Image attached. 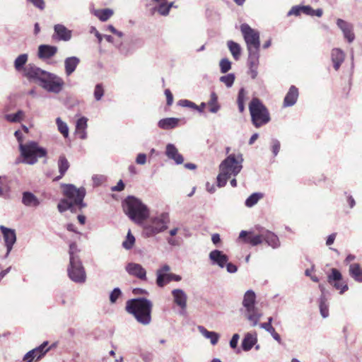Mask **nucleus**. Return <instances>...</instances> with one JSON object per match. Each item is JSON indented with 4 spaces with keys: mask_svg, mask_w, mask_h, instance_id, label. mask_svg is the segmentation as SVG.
Instances as JSON below:
<instances>
[{
    "mask_svg": "<svg viewBox=\"0 0 362 362\" xmlns=\"http://www.w3.org/2000/svg\"><path fill=\"white\" fill-rule=\"evenodd\" d=\"M243 158L241 154L237 156L235 154L229 155L219 165V174L217 176V185L219 187H224L228 180L231 177H235L243 168Z\"/></svg>",
    "mask_w": 362,
    "mask_h": 362,
    "instance_id": "f257e3e1",
    "label": "nucleus"
},
{
    "mask_svg": "<svg viewBox=\"0 0 362 362\" xmlns=\"http://www.w3.org/2000/svg\"><path fill=\"white\" fill-rule=\"evenodd\" d=\"M64 194L65 199H62L58 204L57 208L60 212H64L67 209H71L74 206H76L79 209L86 206L83 202L86 195L84 187L77 188L71 184L64 185Z\"/></svg>",
    "mask_w": 362,
    "mask_h": 362,
    "instance_id": "f03ea898",
    "label": "nucleus"
},
{
    "mask_svg": "<svg viewBox=\"0 0 362 362\" xmlns=\"http://www.w3.org/2000/svg\"><path fill=\"white\" fill-rule=\"evenodd\" d=\"M153 304L145 298L129 300L126 303V310L134 315L136 320L144 325L150 324L151 321V310Z\"/></svg>",
    "mask_w": 362,
    "mask_h": 362,
    "instance_id": "7ed1b4c3",
    "label": "nucleus"
},
{
    "mask_svg": "<svg viewBox=\"0 0 362 362\" xmlns=\"http://www.w3.org/2000/svg\"><path fill=\"white\" fill-rule=\"evenodd\" d=\"M124 213L136 223H141L149 216L148 207L138 198L129 196L123 202Z\"/></svg>",
    "mask_w": 362,
    "mask_h": 362,
    "instance_id": "20e7f679",
    "label": "nucleus"
},
{
    "mask_svg": "<svg viewBox=\"0 0 362 362\" xmlns=\"http://www.w3.org/2000/svg\"><path fill=\"white\" fill-rule=\"evenodd\" d=\"M19 151L23 158V163L28 165L35 164L39 158L46 157V148L39 146L36 141H28L19 144Z\"/></svg>",
    "mask_w": 362,
    "mask_h": 362,
    "instance_id": "39448f33",
    "label": "nucleus"
},
{
    "mask_svg": "<svg viewBox=\"0 0 362 362\" xmlns=\"http://www.w3.org/2000/svg\"><path fill=\"white\" fill-rule=\"evenodd\" d=\"M255 292L252 290L247 291L243 297V305L245 308V316L252 327L257 326L263 315L262 313L255 306Z\"/></svg>",
    "mask_w": 362,
    "mask_h": 362,
    "instance_id": "423d86ee",
    "label": "nucleus"
},
{
    "mask_svg": "<svg viewBox=\"0 0 362 362\" xmlns=\"http://www.w3.org/2000/svg\"><path fill=\"white\" fill-rule=\"evenodd\" d=\"M249 110L253 125L258 128L270 121L267 108L257 98H253L249 104Z\"/></svg>",
    "mask_w": 362,
    "mask_h": 362,
    "instance_id": "0eeeda50",
    "label": "nucleus"
},
{
    "mask_svg": "<svg viewBox=\"0 0 362 362\" xmlns=\"http://www.w3.org/2000/svg\"><path fill=\"white\" fill-rule=\"evenodd\" d=\"M169 222L170 218L168 213H162L152 218L150 223L144 227L146 235L148 237L153 236L165 230L168 228Z\"/></svg>",
    "mask_w": 362,
    "mask_h": 362,
    "instance_id": "6e6552de",
    "label": "nucleus"
},
{
    "mask_svg": "<svg viewBox=\"0 0 362 362\" xmlns=\"http://www.w3.org/2000/svg\"><path fill=\"white\" fill-rule=\"evenodd\" d=\"M240 31L246 44L247 50H259V33L247 23H243L240 25Z\"/></svg>",
    "mask_w": 362,
    "mask_h": 362,
    "instance_id": "1a4fd4ad",
    "label": "nucleus"
},
{
    "mask_svg": "<svg viewBox=\"0 0 362 362\" xmlns=\"http://www.w3.org/2000/svg\"><path fill=\"white\" fill-rule=\"evenodd\" d=\"M39 84L47 92L57 94L63 89L64 82L59 76L47 71Z\"/></svg>",
    "mask_w": 362,
    "mask_h": 362,
    "instance_id": "9d476101",
    "label": "nucleus"
},
{
    "mask_svg": "<svg viewBox=\"0 0 362 362\" xmlns=\"http://www.w3.org/2000/svg\"><path fill=\"white\" fill-rule=\"evenodd\" d=\"M67 272L72 281L78 284H83L86 281V274L80 259L70 258Z\"/></svg>",
    "mask_w": 362,
    "mask_h": 362,
    "instance_id": "9b49d317",
    "label": "nucleus"
},
{
    "mask_svg": "<svg viewBox=\"0 0 362 362\" xmlns=\"http://www.w3.org/2000/svg\"><path fill=\"white\" fill-rule=\"evenodd\" d=\"M337 25L343 33L344 39L349 43L355 40L353 24L341 18L337 20Z\"/></svg>",
    "mask_w": 362,
    "mask_h": 362,
    "instance_id": "f8f14e48",
    "label": "nucleus"
},
{
    "mask_svg": "<svg viewBox=\"0 0 362 362\" xmlns=\"http://www.w3.org/2000/svg\"><path fill=\"white\" fill-rule=\"evenodd\" d=\"M125 269L127 272L133 276L141 281H146V269L138 263L129 262L127 264Z\"/></svg>",
    "mask_w": 362,
    "mask_h": 362,
    "instance_id": "ddd939ff",
    "label": "nucleus"
},
{
    "mask_svg": "<svg viewBox=\"0 0 362 362\" xmlns=\"http://www.w3.org/2000/svg\"><path fill=\"white\" fill-rule=\"evenodd\" d=\"M72 31L62 24H56L54 26L52 38L59 41L67 42L71 39Z\"/></svg>",
    "mask_w": 362,
    "mask_h": 362,
    "instance_id": "4468645a",
    "label": "nucleus"
},
{
    "mask_svg": "<svg viewBox=\"0 0 362 362\" xmlns=\"http://www.w3.org/2000/svg\"><path fill=\"white\" fill-rule=\"evenodd\" d=\"M0 230L3 234L5 241V245L7 250V255H9L13 248V245L16 241V235L15 230L8 228L4 226H0Z\"/></svg>",
    "mask_w": 362,
    "mask_h": 362,
    "instance_id": "2eb2a0df",
    "label": "nucleus"
},
{
    "mask_svg": "<svg viewBox=\"0 0 362 362\" xmlns=\"http://www.w3.org/2000/svg\"><path fill=\"white\" fill-rule=\"evenodd\" d=\"M209 258L213 265H217L220 268H224L228 257L223 251L214 250L209 252Z\"/></svg>",
    "mask_w": 362,
    "mask_h": 362,
    "instance_id": "dca6fc26",
    "label": "nucleus"
},
{
    "mask_svg": "<svg viewBox=\"0 0 362 362\" xmlns=\"http://www.w3.org/2000/svg\"><path fill=\"white\" fill-rule=\"evenodd\" d=\"M46 72V71H44L32 64H28L23 69V74L25 76L30 79H36L39 81V83Z\"/></svg>",
    "mask_w": 362,
    "mask_h": 362,
    "instance_id": "f3484780",
    "label": "nucleus"
},
{
    "mask_svg": "<svg viewBox=\"0 0 362 362\" xmlns=\"http://www.w3.org/2000/svg\"><path fill=\"white\" fill-rule=\"evenodd\" d=\"M172 296L174 303L181 309L180 314H183L187 308V294L182 289L176 288L172 291Z\"/></svg>",
    "mask_w": 362,
    "mask_h": 362,
    "instance_id": "a211bd4d",
    "label": "nucleus"
},
{
    "mask_svg": "<svg viewBox=\"0 0 362 362\" xmlns=\"http://www.w3.org/2000/svg\"><path fill=\"white\" fill-rule=\"evenodd\" d=\"M47 345V342L45 341L40 346L32 349L28 351L23 357V359H29L33 362L35 359L36 361L40 360L48 351V349L45 350V346Z\"/></svg>",
    "mask_w": 362,
    "mask_h": 362,
    "instance_id": "6ab92c4d",
    "label": "nucleus"
},
{
    "mask_svg": "<svg viewBox=\"0 0 362 362\" xmlns=\"http://www.w3.org/2000/svg\"><path fill=\"white\" fill-rule=\"evenodd\" d=\"M166 156L171 160H173L176 164H182L184 161L182 156L179 153L177 148L173 144H168L165 149Z\"/></svg>",
    "mask_w": 362,
    "mask_h": 362,
    "instance_id": "aec40b11",
    "label": "nucleus"
},
{
    "mask_svg": "<svg viewBox=\"0 0 362 362\" xmlns=\"http://www.w3.org/2000/svg\"><path fill=\"white\" fill-rule=\"evenodd\" d=\"M56 46L41 45L38 47V57L42 59H47L52 57L57 52Z\"/></svg>",
    "mask_w": 362,
    "mask_h": 362,
    "instance_id": "412c9836",
    "label": "nucleus"
},
{
    "mask_svg": "<svg viewBox=\"0 0 362 362\" xmlns=\"http://www.w3.org/2000/svg\"><path fill=\"white\" fill-rule=\"evenodd\" d=\"M298 98V90L294 86H291L286 93L284 100V107H291L296 104Z\"/></svg>",
    "mask_w": 362,
    "mask_h": 362,
    "instance_id": "4be33fe9",
    "label": "nucleus"
},
{
    "mask_svg": "<svg viewBox=\"0 0 362 362\" xmlns=\"http://www.w3.org/2000/svg\"><path fill=\"white\" fill-rule=\"evenodd\" d=\"M22 203L27 207H37L40 205L39 199L30 192H24L22 194Z\"/></svg>",
    "mask_w": 362,
    "mask_h": 362,
    "instance_id": "5701e85b",
    "label": "nucleus"
},
{
    "mask_svg": "<svg viewBox=\"0 0 362 362\" xmlns=\"http://www.w3.org/2000/svg\"><path fill=\"white\" fill-rule=\"evenodd\" d=\"M331 59L334 64V68L337 71L345 59L344 51L339 48H334L331 52Z\"/></svg>",
    "mask_w": 362,
    "mask_h": 362,
    "instance_id": "b1692460",
    "label": "nucleus"
},
{
    "mask_svg": "<svg viewBox=\"0 0 362 362\" xmlns=\"http://www.w3.org/2000/svg\"><path fill=\"white\" fill-rule=\"evenodd\" d=\"M80 63V59L77 57H69L64 60V69L66 76L71 75Z\"/></svg>",
    "mask_w": 362,
    "mask_h": 362,
    "instance_id": "393cba45",
    "label": "nucleus"
},
{
    "mask_svg": "<svg viewBox=\"0 0 362 362\" xmlns=\"http://www.w3.org/2000/svg\"><path fill=\"white\" fill-rule=\"evenodd\" d=\"M264 240L273 248H277L280 246V242L276 235L269 230H262Z\"/></svg>",
    "mask_w": 362,
    "mask_h": 362,
    "instance_id": "a878e982",
    "label": "nucleus"
},
{
    "mask_svg": "<svg viewBox=\"0 0 362 362\" xmlns=\"http://www.w3.org/2000/svg\"><path fill=\"white\" fill-rule=\"evenodd\" d=\"M257 338L256 334L247 333L242 341L241 346L245 351H250L257 343Z\"/></svg>",
    "mask_w": 362,
    "mask_h": 362,
    "instance_id": "bb28decb",
    "label": "nucleus"
},
{
    "mask_svg": "<svg viewBox=\"0 0 362 362\" xmlns=\"http://www.w3.org/2000/svg\"><path fill=\"white\" fill-rule=\"evenodd\" d=\"M180 122V119L175 117H168L160 119L158 126L162 129H171L175 128Z\"/></svg>",
    "mask_w": 362,
    "mask_h": 362,
    "instance_id": "cd10ccee",
    "label": "nucleus"
},
{
    "mask_svg": "<svg viewBox=\"0 0 362 362\" xmlns=\"http://www.w3.org/2000/svg\"><path fill=\"white\" fill-rule=\"evenodd\" d=\"M198 330L205 338L210 339L212 345H216L218 343L220 335L217 332L208 331L203 326H198Z\"/></svg>",
    "mask_w": 362,
    "mask_h": 362,
    "instance_id": "c85d7f7f",
    "label": "nucleus"
},
{
    "mask_svg": "<svg viewBox=\"0 0 362 362\" xmlns=\"http://www.w3.org/2000/svg\"><path fill=\"white\" fill-rule=\"evenodd\" d=\"M227 46L233 59L236 61L238 60L240 58L242 52L240 45L233 40H228Z\"/></svg>",
    "mask_w": 362,
    "mask_h": 362,
    "instance_id": "c756f323",
    "label": "nucleus"
},
{
    "mask_svg": "<svg viewBox=\"0 0 362 362\" xmlns=\"http://www.w3.org/2000/svg\"><path fill=\"white\" fill-rule=\"evenodd\" d=\"M349 274L356 281L362 282V268L358 264L354 263L350 264Z\"/></svg>",
    "mask_w": 362,
    "mask_h": 362,
    "instance_id": "7c9ffc66",
    "label": "nucleus"
},
{
    "mask_svg": "<svg viewBox=\"0 0 362 362\" xmlns=\"http://www.w3.org/2000/svg\"><path fill=\"white\" fill-rule=\"evenodd\" d=\"M264 197V194L262 192H254L246 199L245 205L247 208H252L255 206L259 202V201L262 199Z\"/></svg>",
    "mask_w": 362,
    "mask_h": 362,
    "instance_id": "2f4dec72",
    "label": "nucleus"
},
{
    "mask_svg": "<svg viewBox=\"0 0 362 362\" xmlns=\"http://www.w3.org/2000/svg\"><path fill=\"white\" fill-rule=\"evenodd\" d=\"M69 168V163L64 156H60L58 160V168L60 175L55 178L56 180L61 179Z\"/></svg>",
    "mask_w": 362,
    "mask_h": 362,
    "instance_id": "473e14b6",
    "label": "nucleus"
},
{
    "mask_svg": "<svg viewBox=\"0 0 362 362\" xmlns=\"http://www.w3.org/2000/svg\"><path fill=\"white\" fill-rule=\"evenodd\" d=\"M247 65L249 67H258L259 59V50L247 51Z\"/></svg>",
    "mask_w": 362,
    "mask_h": 362,
    "instance_id": "72a5a7b5",
    "label": "nucleus"
},
{
    "mask_svg": "<svg viewBox=\"0 0 362 362\" xmlns=\"http://www.w3.org/2000/svg\"><path fill=\"white\" fill-rule=\"evenodd\" d=\"M152 2H158V5L155 8L161 15L166 16L169 14L170 6H168L167 0H151Z\"/></svg>",
    "mask_w": 362,
    "mask_h": 362,
    "instance_id": "f704fd0d",
    "label": "nucleus"
},
{
    "mask_svg": "<svg viewBox=\"0 0 362 362\" xmlns=\"http://www.w3.org/2000/svg\"><path fill=\"white\" fill-rule=\"evenodd\" d=\"M209 111L211 113H216L220 110V105L218 103V97L214 92L211 93L210 100L208 102Z\"/></svg>",
    "mask_w": 362,
    "mask_h": 362,
    "instance_id": "c9c22d12",
    "label": "nucleus"
},
{
    "mask_svg": "<svg viewBox=\"0 0 362 362\" xmlns=\"http://www.w3.org/2000/svg\"><path fill=\"white\" fill-rule=\"evenodd\" d=\"M94 14L101 21H106L113 15V11L110 8H105L102 10H96L94 12Z\"/></svg>",
    "mask_w": 362,
    "mask_h": 362,
    "instance_id": "e433bc0d",
    "label": "nucleus"
},
{
    "mask_svg": "<svg viewBox=\"0 0 362 362\" xmlns=\"http://www.w3.org/2000/svg\"><path fill=\"white\" fill-rule=\"evenodd\" d=\"M56 124L58 131L63 135L64 138H67L69 136V127L67 124L62 121L60 117H57L56 119Z\"/></svg>",
    "mask_w": 362,
    "mask_h": 362,
    "instance_id": "4c0bfd02",
    "label": "nucleus"
},
{
    "mask_svg": "<svg viewBox=\"0 0 362 362\" xmlns=\"http://www.w3.org/2000/svg\"><path fill=\"white\" fill-rule=\"evenodd\" d=\"M28 61V54H20L14 61V67L17 71H21Z\"/></svg>",
    "mask_w": 362,
    "mask_h": 362,
    "instance_id": "58836bf2",
    "label": "nucleus"
},
{
    "mask_svg": "<svg viewBox=\"0 0 362 362\" xmlns=\"http://www.w3.org/2000/svg\"><path fill=\"white\" fill-rule=\"evenodd\" d=\"M25 114L22 110H18L15 114H8L5 116V118L7 121L10 122H21L24 117Z\"/></svg>",
    "mask_w": 362,
    "mask_h": 362,
    "instance_id": "ea45409f",
    "label": "nucleus"
},
{
    "mask_svg": "<svg viewBox=\"0 0 362 362\" xmlns=\"http://www.w3.org/2000/svg\"><path fill=\"white\" fill-rule=\"evenodd\" d=\"M135 243V238L132 234L131 230H129L127 233L125 240L122 243V247L126 250H130L133 247Z\"/></svg>",
    "mask_w": 362,
    "mask_h": 362,
    "instance_id": "a19ab883",
    "label": "nucleus"
},
{
    "mask_svg": "<svg viewBox=\"0 0 362 362\" xmlns=\"http://www.w3.org/2000/svg\"><path fill=\"white\" fill-rule=\"evenodd\" d=\"M320 310L322 317L326 318L329 315V309L325 296H321L320 299Z\"/></svg>",
    "mask_w": 362,
    "mask_h": 362,
    "instance_id": "79ce46f5",
    "label": "nucleus"
},
{
    "mask_svg": "<svg viewBox=\"0 0 362 362\" xmlns=\"http://www.w3.org/2000/svg\"><path fill=\"white\" fill-rule=\"evenodd\" d=\"M331 274L327 276V281L330 284H332L335 281H339L341 280V274L337 269H332Z\"/></svg>",
    "mask_w": 362,
    "mask_h": 362,
    "instance_id": "37998d69",
    "label": "nucleus"
},
{
    "mask_svg": "<svg viewBox=\"0 0 362 362\" xmlns=\"http://www.w3.org/2000/svg\"><path fill=\"white\" fill-rule=\"evenodd\" d=\"M264 241V236L262 235V231L259 235L250 236L245 240V242L250 243L253 246L258 245Z\"/></svg>",
    "mask_w": 362,
    "mask_h": 362,
    "instance_id": "c03bdc74",
    "label": "nucleus"
},
{
    "mask_svg": "<svg viewBox=\"0 0 362 362\" xmlns=\"http://www.w3.org/2000/svg\"><path fill=\"white\" fill-rule=\"evenodd\" d=\"M235 75L234 74H228L225 76H222L220 77V81L223 83L228 88H230L233 86L235 81Z\"/></svg>",
    "mask_w": 362,
    "mask_h": 362,
    "instance_id": "a18cd8bd",
    "label": "nucleus"
},
{
    "mask_svg": "<svg viewBox=\"0 0 362 362\" xmlns=\"http://www.w3.org/2000/svg\"><path fill=\"white\" fill-rule=\"evenodd\" d=\"M221 72L227 73L231 69V62L227 58L222 59L219 62Z\"/></svg>",
    "mask_w": 362,
    "mask_h": 362,
    "instance_id": "49530a36",
    "label": "nucleus"
},
{
    "mask_svg": "<svg viewBox=\"0 0 362 362\" xmlns=\"http://www.w3.org/2000/svg\"><path fill=\"white\" fill-rule=\"evenodd\" d=\"M179 231V228H173L169 230V234L171 236L170 238H167V242L170 245L176 246L178 245V242L173 238V236H175Z\"/></svg>",
    "mask_w": 362,
    "mask_h": 362,
    "instance_id": "de8ad7c7",
    "label": "nucleus"
},
{
    "mask_svg": "<svg viewBox=\"0 0 362 362\" xmlns=\"http://www.w3.org/2000/svg\"><path fill=\"white\" fill-rule=\"evenodd\" d=\"M170 281L171 273L163 274L162 281L160 282V281H158V275H156V284L160 288L164 287L167 284H168Z\"/></svg>",
    "mask_w": 362,
    "mask_h": 362,
    "instance_id": "09e8293b",
    "label": "nucleus"
},
{
    "mask_svg": "<svg viewBox=\"0 0 362 362\" xmlns=\"http://www.w3.org/2000/svg\"><path fill=\"white\" fill-rule=\"evenodd\" d=\"M170 267L168 264H164L156 270V275H158V281H162L163 274H170Z\"/></svg>",
    "mask_w": 362,
    "mask_h": 362,
    "instance_id": "8fccbe9b",
    "label": "nucleus"
},
{
    "mask_svg": "<svg viewBox=\"0 0 362 362\" xmlns=\"http://www.w3.org/2000/svg\"><path fill=\"white\" fill-rule=\"evenodd\" d=\"M104 95V89L102 84L98 83L95 86L94 90V98L97 101L101 100Z\"/></svg>",
    "mask_w": 362,
    "mask_h": 362,
    "instance_id": "3c124183",
    "label": "nucleus"
},
{
    "mask_svg": "<svg viewBox=\"0 0 362 362\" xmlns=\"http://www.w3.org/2000/svg\"><path fill=\"white\" fill-rule=\"evenodd\" d=\"M281 148L280 141L276 139H272L271 141V149L274 156H276Z\"/></svg>",
    "mask_w": 362,
    "mask_h": 362,
    "instance_id": "603ef678",
    "label": "nucleus"
},
{
    "mask_svg": "<svg viewBox=\"0 0 362 362\" xmlns=\"http://www.w3.org/2000/svg\"><path fill=\"white\" fill-rule=\"evenodd\" d=\"M4 177L0 176V197L6 198L10 192V187L8 185L4 186L3 179Z\"/></svg>",
    "mask_w": 362,
    "mask_h": 362,
    "instance_id": "864d4df0",
    "label": "nucleus"
},
{
    "mask_svg": "<svg viewBox=\"0 0 362 362\" xmlns=\"http://www.w3.org/2000/svg\"><path fill=\"white\" fill-rule=\"evenodd\" d=\"M336 289L339 290L340 294L344 293L348 290V286L346 283L342 282L341 280L339 281H335L332 284Z\"/></svg>",
    "mask_w": 362,
    "mask_h": 362,
    "instance_id": "5fc2aeb1",
    "label": "nucleus"
},
{
    "mask_svg": "<svg viewBox=\"0 0 362 362\" xmlns=\"http://www.w3.org/2000/svg\"><path fill=\"white\" fill-rule=\"evenodd\" d=\"M88 119L85 117H81L76 121V130L86 129Z\"/></svg>",
    "mask_w": 362,
    "mask_h": 362,
    "instance_id": "6e6d98bb",
    "label": "nucleus"
},
{
    "mask_svg": "<svg viewBox=\"0 0 362 362\" xmlns=\"http://www.w3.org/2000/svg\"><path fill=\"white\" fill-rule=\"evenodd\" d=\"M78 248L77 245L75 243H72L69 245V259L74 258V259H79L78 256L77 255L78 253Z\"/></svg>",
    "mask_w": 362,
    "mask_h": 362,
    "instance_id": "4d7b16f0",
    "label": "nucleus"
},
{
    "mask_svg": "<svg viewBox=\"0 0 362 362\" xmlns=\"http://www.w3.org/2000/svg\"><path fill=\"white\" fill-rule=\"evenodd\" d=\"M122 292L119 288H115L113 289V291L110 293V300L112 303H116L117 300L121 296Z\"/></svg>",
    "mask_w": 362,
    "mask_h": 362,
    "instance_id": "13d9d810",
    "label": "nucleus"
},
{
    "mask_svg": "<svg viewBox=\"0 0 362 362\" xmlns=\"http://www.w3.org/2000/svg\"><path fill=\"white\" fill-rule=\"evenodd\" d=\"M178 105L182 107H187L192 109L197 108V105L194 103L188 100H180L178 102Z\"/></svg>",
    "mask_w": 362,
    "mask_h": 362,
    "instance_id": "bf43d9fd",
    "label": "nucleus"
},
{
    "mask_svg": "<svg viewBox=\"0 0 362 362\" xmlns=\"http://www.w3.org/2000/svg\"><path fill=\"white\" fill-rule=\"evenodd\" d=\"M302 12L301 6H293L291 10L288 13V16H299L300 13Z\"/></svg>",
    "mask_w": 362,
    "mask_h": 362,
    "instance_id": "052dcab7",
    "label": "nucleus"
},
{
    "mask_svg": "<svg viewBox=\"0 0 362 362\" xmlns=\"http://www.w3.org/2000/svg\"><path fill=\"white\" fill-rule=\"evenodd\" d=\"M240 336L238 334H234L230 341V346L232 349H235L238 346Z\"/></svg>",
    "mask_w": 362,
    "mask_h": 362,
    "instance_id": "680f3d73",
    "label": "nucleus"
},
{
    "mask_svg": "<svg viewBox=\"0 0 362 362\" xmlns=\"http://www.w3.org/2000/svg\"><path fill=\"white\" fill-rule=\"evenodd\" d=\"M225 267H226V270L230 274H234L238 271V267L233 263L227 262Z\"/></svg>",
    "mask_w": 362,
    "mask_h": 362,
    "instance_id": "e2e57ef3",
    "label": "nucleus"
},
{
    "mask_svg": "<svg viewBox=\"0 0 362 362\" xmlns=\"http://www.w3.org/2000/svg\"><path fill=\"white\" fill-rule=\"evenodd\" d=\"M259 326L260 328L264 329L269 334L274 332V331L275 330L273 326L272 325H269V323H260Z\"/></svg>",
    "mask_w": 362,
    "mask_h": 362,
    "instance_id": "0e129e2a",
    "label": "nucleus"
},
{
    "mask_svg": "<svg viewBox=\"0 0 362 362\" xmlns=\"http://www.w3.org/2000/svg\"><path fill=\"white\" fill-rule=\"evenodd\" d=\"M301 8L302 13L310 16H314L313 9L310 6H302Z\"/></svg>",
    "mask_w": 362,
    "mask_h": 362,
    "instance_id": "69168bd1",
    "label": "nucleus"
},
{
    "mask_svg": "<svg viewBox=\"0 0 362 362\" xmlns=\"http://www.w3.org/2000/svg\"><path fill=\"white\" fill-rule=\"evenodd\" d=\"M136 162L139 165H144L146 162V156L144 153L138 154Z\"/></svg>",
    "mask_w": 362,
    "mask_h": 362,
    "instance_id": "338daca9",
    "label": "nucleus"
},
{
    "mask_svg": "<svg viewBox=\"0 0 362 362\" xmlns=\"http://www.w3.org/2000/svg\"><path fill=\"white\" fill-rule=\"evenodd\" d=\"M245 96H246V92H245V89L242 88L239 90V93L238 95V98H237V103H240V102L245 103Z\"/></svg>",
    "mask_w": 362,
    "mask_h": 362,
    "instance_id": "774afa93",
    "label": "nucleus"
}]
</instances>
